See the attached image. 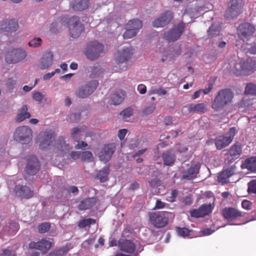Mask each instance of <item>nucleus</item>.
I'll return each mask as SVG.
<instances>
[{
    "mask_svg": "<svg viewBox=\"0 0 256 256\" xmlns=\"http://www.w3.org/2000/svg\"><path fill=\"white\" fill-rule=\"evenodd\" d=\"M178 195V191L176 190H173L169 196H168L166 198V200L170 202H174L176 200V198Z\"/></svg>",
    "mask_w": 256,
    "mask_h": 256,
    "instance_id": "55",
    "label": "nucleus"
},
{
    "mask_svg": "<svg viewBox=\"0 0 256 256\" xmlns=\"http://www.w3.org/2000/svg\"><path fill=\"white\" fill-rule=\"evenodd\" d=\"M82 159L84 161L92 162L94 160V157L92 152L86 151L82 153Z\"/></svg>",
    "mask_w": 256,
    "mask_h": 256,
    "instance_id": "50",
    "label": "nucleus"
},
{
    "mask_svg": "<svg viewBox=\"0 0 256 256\" xmlns=\"http://www.w3.org/2000/svg\"><path fill=\"white\" fill-rule=\"evenodd\" d=\"M18 226L16 222H12L9 224V228L8 230L10 232L12 233L18 230Z\"/></svg>",
    "mask_w": 256,
    "mask_h": 256,
    "instance_id": "60",
    "label": "nucleus"
},
{
    "mask_svg": "<svg viewBox=\"0 0 256 256\" xmlns=\"http://www.w3.org/2000/svg\"><path fill=\"white\" fill-rule=\"evenodd\" d=\"M202 208H199L198 209L193 210H192L190 211L191 216L194 218L204 217L206 216V212L202 213Z\"/></svg>",
    "mask_w": 256,
    "mask_h": 256,
    "instance_id": "48",
    "label": "nucleus"
},
{
    "mask_svg": "<svg viewBox=\"0 0 256 256\" xmlns=\"http://www.w3.org/2000/svg\"><path fill=\"white\" fill-rule=\"evenodd\" d=\"M202 8H187L184 14V17L190 16L192 18H196L202 13Z\"/></svg>",
    "mask_w": 256,
    "mask_h": 256,
    "instance_id": "33",
    "label": "nucleus"
},
{
    "mask_svg": "<svg viewBox=\"0 0 256 256\" xmlns=\"http://www.w3.org/2000/svg\"><path fill=\"white\" fill-rule=\"evenodd\" d=\"M28 55V52L24 46H10L4 54V61L8 64H15L24 62Z\"/></svg>",
    "mask_w": 256,
    "mask_h": 256,
    "instance_id": "1",
    "label": "nucleus"
},
{
    "mask_svg": "<svg viewBox=\"0 0 256 256\" xmlns=\"http://www.w3.org/2000/svg\"><path fill=\"white\" fill-rule=\"evenodd\" d=\"M137 31H134L132 29H130L126 26V32L123 34L124 39L131 38L136 35Z\"/></svg>",
    "mask_w": 256,
    "mask_h": 256,
    "instance_id": "46",
    "label": "nucleus"
},
{
    "mask_svg": "<svg viewBox=\"0 0 256 256\" xmlns=\"http://www.w3.org/2000/svg\"><path fill=\"white\" fill-rule=\"evenodd\" d=\"M234 98V93L229 89L219 91L212 105V108L218 111L230 104Z\"/></svg>",
    "mask_w": 256,
    "mask_h": 256,
    "instance_id": "3",
    "label": "nucleus"
},
{
    "mask_svg": "<svg viewBox=\"0 0 256 256\" xmlns=\"http://www.w3.org/2000/svg\"><path fill=\"white\" fill-rule=\"evenodd\" d=\"M137 90L141 94H144L146 92V87L144 84H140L138 86Z\"/></svg>",
    "mask_w": 256,
    "mask_h": 256,
    "instance_id": "64",
    "label": "nucleus"
},
{
    "mask_svg": "<svg viewBox=\"0 0 256 256\" xmlns=\"http://www.w3.org/2000/svg\"><path fill=\"white\" fill-rule=\"evenodd\" d=\"M156 108L154 104H152L144 108L142 110V113L144 115H148L153 112Z\"/></svg>",
    "mask_w": 256,
    "mask_h": 256,
    "instance_id": "54",
    "label": "nucleus"
},
{
    "mask_svg": "<svg viewBox=\"0 0 256 256\" xmlns=\"http://www.w3.org/2000/svg\"><path fill=\"white\" fill-rule=\"evenodd\" d=\"M68 26L70 36L73 38H78L84 30V26L80 22L79 18L76 16L69 18Z\"/></svg>",
    "mask_w": 256,
    "mask_h": 256,
    "instance_id": "10",
    "label": "nucleus"
},
{
    "mask_svg": "<svg viewBox=\"0 0 256 256\" xmlns=\"http://www.w3.org/2000/svg\"><path fill=\"white\" fill-rule=\"evenodd\" d=\"M177 232L180 236L183 237L187 236L190 232V230L186 228H178Z\"/></svg>",
    "mask_w": 256,
    "mask_h": 256,
    "instance_id": "62",
    "label": "nucleus"
},
{
    "mask_svg": "<svg viewBox=\"0 0 256 256\" xmlns=\"http://www.w3.org/2000/svg\"><path fill=\"white\" fill-rule=\"evenodd\" d=\"M212 88V84L210 83L208 84L206 88L204 89H200L194 92L193 96H192V100L198 98L202 93L204 94H207L210 93Z\"/></svg>",
    "mask_w": 256,
    "mask_h": 256,
    "instance_id": "37",
    "label": "nucleus"
},
{
    "mask_svg": "<svg viewBox=\"0 0 256 256\" xmlns=\"http://www.w3.org/2000/svg\"><path fill=\"white\" fill-rule=\"evenodd\" d=\"M200 164L197 163L189 166L186 164L182 166L180 171L182 174V178L184 179L191 180L195 178L199 172Z\"/></svg>",
    "mask_w": 256,
    "mask_h": 256,
    "instance_id": "13",
    "label": "nucleus"
},
{
    "mask_svg": "<svg viewBox=\"0 0 256 256\" xmlns=\"http://www.w3.org/2000/svg\"><path fill=\"white\" fill-rule=\"evenodd\" d=\"M236 128H231L230 131L225 136H220L215 140L216 148L221 150L228 146L236 134Z\"/></svg>",
    "mask_w": 256,
    "mask_h": 256,
    "instance_id": "12",
    "label": "nucleus"
},
{
    "mask_svg": "<svg viewBox=\"0 0 256 256\" xmlns=\"http://www.w3.org/2000/svg\"><path fill=\"white\" fill-rule=\"evenodd\" d=\"M245 94L246 95L256 96V85L250 83L245 88Z\"/></svg>",
    "mask_w": 256,
    "mask_h": 256,
    "instance_id": "43",
    "label": "nucleus"
},
{
    "mask_svg": "<svg viewBox=\"0 0 256 256\" xmlns=\"http://www.w3.org/2000/svg\"><path fill=\"white\" fill-rule=\"evenodd\" d=\"M98 86V81L91 80L77 90L76 95L80 98H85L90 95L96 90Z\"/></svg>",
    "mask_w": 256,
    "mask_h": 256,
    "instance_id": "14",
    "label": "nucleus"
},
{
    "mask_svg": "<svg viewBox=\"0 0 256 256\" xmlns=\"http://www.w3.org/2000/svg\"><path fill=\"white\" fill-rule=\"evenodd\" d=\"M59 20H56L52 22L50 25V30L52 33H56L58 32V26Z\"/></svg>",
    "mask_w": 256,
    "mask_h": 256,
    "instance_id": "53",
    "label": "nucleus"
},
{
    "mask_svg": "<svg viewBox=\"0 0 256 256\" xmlns=\"http://www.w3.org/2000/svg\"><path fill=\"white\" fill-rule=\"evenodd\" d=\"M172 18V14L170 11H166L162 16L156 19L152 22V26L156 28L164 27L167 25Z\"/></svg>",
    "mask_w": 256,
    "mask_h": 256,
    "instance_id": "23",
    "label": "nucleus"
},
{
    "mask_svg": "<svg viewBox=\"0 0 256 256\" xmlns=\"http://www.w3.org/2000/svg\"><path fill=\"white\" fill-rule=\"evenodd\" d=\"M118 246L120 250L128 254H136L138 250L140 247L139 242L134 240H122L119 242Z\"/></svg>",
    "mask_w": 256,
    "mask_h": 256,
    "instance_id": "7",
    "label": "nucleus"
},
{
    "mask_svg": "<svg viewBox=\"0 0 256 256\" xmlns=\"http://www.w3.org/2000/svg\"><path fill=\"white\" fill-rule=\"evenodd\" d=\"M167 94V90L166 88L162 87L154 88L150 90L148 92V95L156 94L158 96H162Z\"/></svg>",
    "mask_w": 256,
    "mask_h": 256,
    "instance_id": "42",
    "label": "nucleus"
},
{
    "mask_svg": "<svg viewBox=\"0 0 256 256\" xmlns=\"http://www.w3.org/2000/svg\"><path fill=\"white\" fill-rule=\"evenodd\" d=\"M50 228V224L48 223H42L38 226V232L40 233H45Z\"/></svg>",
    "mask_w": 256,
    "mask_h": 256,
    "instance_id": "52",
    "label": "nucleus"
},
{
    "mask_svg": "<svg viewBox=\"0 0 256 256\" xmlns=\"http://www.w3.org/2000/svg\"><path fill=\"white\" fill-rule=\"evenodd\" d=\"M234 173V170L232 168H228L222 172L218 177V180L222 183H226L229 182V178Z\"/></svg>",
    "mask_w": 256,
    "mask_h": 256,
    "instance_id": "30",
    "label": "nucleus"
},
{
    "mask_svg": "<svg viewBox=\"0 0 256 256\" xmlns=\"http://www.w3.org/2000/svg\"><path fill=\"white\" fill-rule=\"evenodd\" d=\"M93 76L95 77L98 76L102 72V68L99 66H94L92 70Z\"/></svg>",
    "mask_w": 256,
    "mask_h": 256,
    "instance_id": "63",
    "label": "nucleus"
},
{
    "mask_svg": "<svg viewBox=\"0 0 256 256\" xmlns=\"http://www.w3.org/2000/svg\"><path fill=\"white\" fill-rule=\"evenodd\" d=\"M40 164L37 158L34 156L30 157L26 166V174L29 176L34 175L40 170Z\"/></svg>",
    "mask_w": 256,
    "mask_h": 256,
    "instance_id": "20",
    "label": "nucleus"
},
{
    "mask_svg": "<svg viewBox=\"0 0 256 256\" xmlns=\"http://www.w3.org/2000/svg\"><path fill=\"white\" fill-rule=\"evenodd\" d=\"M30 113L28 112L27 106L24 105L19 110L15 120L16 122H21L26 118H30Z\"/></svg>",
    "mask_w": 256,
    "mask_h": 256,
    "instance_id": "31",
    "label": "nucleus"
},
{
    "mask_svg": "<svg viewBox=\"0 0 256 256\" xmlns=\"http://www.w3.org/2000/svg\"><path fill=\"white\" fill-rule=\"evenodd\" d=\"M223 216L228 221H232L241 216L240 212L234 208H225L223 210Z\"/></svg>",
    "mask_w": 256,
    "mask_h": 256,
    "instance_id": "26",
    "label": "nucleus"
},
{
    "mask_svg": "<svg viewBox=\"0 0 256 256\" xmlns=\"http://www.w3.org/2000/svg\"><path fill=\"white\" fill-rule=\"evenodd\" d=\"M200 208H202V213H204V212H206V216L208 215L209 214H210L212 209V206L210 204H203Z\"/></svg>",
    "mask_w": 256,
    "mask_h": 256,
    "instance_id": "57",
    "label": "nucleus"
},
{
    "mask_svg": "<svg viewBox=\"0 0 256 256\" xmlns=\"http://www.w3.org/2000/svg\"><path fill=\"white\" fill-rule=\"evenodd\" d=\"M133 114V109L130 107L128 108H126L124 110H122L120 114V115L124 118H130Z\"/></svg>",
    "mask_w": 256,
    "mask_h": 256,
    "instance_id": "51",
    "label": "nucleus"
},
{
    "mask_svg": "<svg viewBox=\"0 0 256 256\" xmlns=\"http://www.w3.org/2000/svg\"><path fill=\"white\" fill-rule=\"evenodd\" d=\"M56 136L54 132L52 130H46L40 132L37 138V142L39 147L42 150H46L52 144Z\"/></svg>",
    "mask_w": 256,
    "mask_h": 256,
    "instance_id": "8",
    "label": "nucleus"
},
{
    "mask_svg": "<svg viewBox=\"0 0 256 256\" xmlns=\"http://www.w3.org/2000/svg\"><path fill=\"white\" fill-rule=\"evenodd\" d=\"M174 215L168 212H162L158 213H150V220L151 223L156 227L162 228L166 226L170 219H172Z\"/></svg>",
    "mask_w": 256,
    "mask_h": 256,
    "instance_id": "5",
    "label": "nucleus"
},
{
    "mask_svg": "<svg viewBox=\"0 0 256 256\" xmlns=\"http://www.w3.org/2000/svg\"><path fill=\"white\" fill-rule=\"evenodd\" d=\"M96 238L94 236L90 238L89 239L85 240L84 242H82V247L85 248H88L90 244H93Z\"/></svg>",
    "mask_w": 256,
    "mask_h": 256,
    "instance_id": "61",
    "label": "nucleus"
},
{
    "mask_svg": "<svg viewBox=\"0 0 256 256\" xmlns=\"http://www.w3.org/2000/svg\"><path fill=\"white\" fill-rule=\"evenodd\" d=\"M86 130V126L75 127L72 129L71 136L74 140L79 138L82 132Z\"/></svg>",
    "mask_w": 256,
    "mask_h": 256,
    "instance_id": "38",
    "label": "nucleus"
},
{
    "mask_svg": "<svg viewBox=\"0 0 256 256\" xmlns=\"http://www.w3.org/2000/svg\"><path fill=\"white\" fill-rule=\"evenodd\" d=\"M202 208H199L198 209L193 210H192L190 211L191 216L194 218L204 217L206 216V212L202 213Z\"/></svg>",
    "mask_w": 256,
    "mask_h": 256,
    "instance_id": "49",
    "label": "nucleus"
},
{
    "mask_svg": "<svg viewBox=\"0 0 256 256\" xmlns=\"http://www.w3.org/2000/svg\"><path fill=\"white\" fill-rule=\"evenodd\" d=\"M206 110V104L204 103H199L197 104H190L184 106L182 108V111L184 113H204Z\"/></svg>",
    "mask_w": 256,
    "mask_h": 256,
    "instance_id": "21",
    "label": "nucleus"
},
{
    "mask_svg": "<svg viewBox=\"0 0 256 256\" xmlns=\"http://www.w3.org/2000/svg\"><path fill=\"white\" fill-rule=\"evenodd\" d=\"M162 158L164 164L166 166L172 165L176 160L175 155L172 151H166L163 154Z\"/></svg>",
    "mask_w": 256,
    "mask_h": 256,
    "instance_id": "35",
    "label": "nucleus"
},
{
    "mask_svg": "<svg viewBox=\"0 0 256 256\" xmlns=\"http://www.w3.org/2000/svg\"><path fill=\"white\" fill-rule=\"evenodd\" d=\"M42 43V38L36 37L30 40L28 43V46L32 48H37L40 47Z\"/></svg>",
    "mask_w": 256,
    "mask_h": 256,
    "instance_id": "45",
    "label": "nucleus"
},
{
    "mask_svg": "<svg viewBox=\"0 0 256 256\" xmlns=\"http://www.w3.org/2000/svg\"><path fill=\"white\" fill-rule=\"evenodd\" d=\"M252 102L250 100H248L247 96L244 97V99L241 101L240 104V107L248 108Z\"/></svg>",
    "mask_w": 256,
    "mask_h": 256,
    "instance_id": "58",
    "label": "nucleus"
},
{
    "mask_svg": "<svg viewBox=\"0 0 256 256\" xmlns=\"http://www.w3.org/2000/svg\"><path fill=\"white\" fill-rule=\"evenodd\" d=\"M248 186V194H256V180H254L250 182Z\"/></svg>",
    "mask_w": 256,
    "mask_h": 256,
    "instance_id": "47",
    "label": "nucleus"
},
{
    "mask_svg": "<svg viewBox=\"0 0 256 256\" xmlns=\"http://www.w3.org/2000/svg\"><path fill=\"white\" fill-rule=\"evenodd\" d=\"M242 153V148L240 144H235L232 146L228 152L230 156H238Z\"/></svg>",
    "mask_w": 256,
    "mask_h": 256,
    "instance_id": "40",
    "label": "nucleus"
},
{
    "mask_svg": "<svg viewBox=\"0 0 256 256\" xmlns=\"http://www.w3.org/2000/svg\"><path fill=\"white\" fill-rule=\"evenodd\" d=\"M52 244V240L50 239H42L38 242H32L29 244L28 248L35 249L46 253L50 249Z\"/></svg>",
    "mask_w": 256,
    "mask_h": 256,
    "instance_id": "15",
    "label": "nucleus"
},
{
    "mask_svg": "<svg viewBox=\"0 0 256 256\" xmlns=\"http://www.w3.org/2000/svg\"><path fill=\"white\" fill-rule=\"evenodd\" d=\"M242 0H232L228 5L225 12L227 18H233L237 17L242 12Z\"/></svg>",
    "mask_w": 256,
    "mask_h": 256,
    "instance_id": "11",
    "label": "nucleus"
},
{
    "mask_svg": "<svg viewBox=\"0 0 256 256\" xmlns=\"http://www.w3.org/2000/svg\"><path fill=\"white\" fill-rule=\"evenodd\" d=\"M114 150V144H109L104 146L100 153V159L101 161L106 162L109 160Z\"/></svg>",
    "mask_w": 256,
    "mask_h": 256,
    "instance_id": "25",
    "label": "nucleus"
},
{
    "mask_svg": "<svg viewBox=\"0 0 256 256\" xmlns=\"http://www.w3.org/2000/svg\"><path fill=\"white\" fill-rule=\"evenodd\" d=\"M230 65L232 70L238 75H248L256 70V62L251 60H244L241 58H237L231 61Z\"/></svg>",
    "mask_w": 256,
    "mask_h": 256,
    "instance_id": "2",
    "label": "nucleus"
},
{
    "mask_svg": "<svg viewBox=\"0 0 256 256\" xmlns=\"http://www.w3.org/2000/svg\"><path fill=\"white\" fill-rule=\"evenodd\" d=\"M96 200L94 198H86L81 201L78 206L80 210H86L92 208L96 204Z\"/></svg>",
    "mask_w": 256,
    "mask_h": 256,
    "instance_id": "29",
    "label": "nucleus"
},
{
    "mask_svg": "<svg viewBox=\"0 0 256 256\" xmlns=\"http://www.w3.org/2000/svg\"><path fill=\"white\" fill-rule=\"evenodd\" d=\"M238 30L239 36L244 40L254 33L255 28L253 25L250 23L244 22L238 26Z\"/></svg>",
    "mask_w": 256,
    "mask_h": 256,
    "instance_id": "18",
    "label": "nucleus"
},
{
    "mask_svg": "<svg viewBox=\"0 0 256 256\" xmlns=\"http://www.w3.org/2000/svg\"><path fill=\"white\" fill-rule=\"evenodd\" d=\"M68 144L66 142L65 138L62 136L58 138L54 145V151L60 156H63L69 152Z\"/></svg>",
    "mask_w": 256,
    "mask_h": 256,
    "instance_id": "19",
    "label": "nucleus"
},
{
    "mask_svg": "<svg viewBox=\"0 0 256 256\" xmlns=\"http://www.w3.org/2000/svg\"><path fill=\"white\" fill-rule=\"evenodd\" d=\"M109 174V168L108 166L100 170L98 174L97 177L102 182H105L108 180V175Z\"/></svg>",
    "mask_w": 256,
    "mask_h": 256,
    "instance_id": "39",
    "label": "nucleus"
},
{
    "mask_svg": "<svg viewBox=\"0 0 256 256\" xmlns=\"http://www.w3.org/2000/svg\"><path fill=\"white\" fill-rule=\"evenodd\" d=\"M32 138V131L27 126L18 127L13 134L14 139L22 144H28Z\"/></svg>",
    "mask_w": 256,
    "mask_h": 256,
    "instance_id": "4",
    "label": "nucleus"
},
{
    "mask_svg": "<svg viewBox=\"0 0 256 256\" xmlns=\"http://www.w3.org/2000/svg\"><path fill=\"white\" fill-rule=\"evenodd\" d=\"M134 50L131 46L122 47L118 50L116 60L119 63H125L130 58Z\"/></svg>",
    "mask_w": 256,
    "mask_h": 256,
    "instance_id": "17",
    "label": "nucleus"
},
{
    "mask_svg": "<svg viewBox=\"0 0 256 256\" xmlns=\"http://www.w3.org/2000/svg\"><path fill=\"white\" fill-rule=\"evenodd\" d=\"M89 5L88 0H74L72 3L73 9L82 10L87 8Z\"/></svg>",
    "mask_w": 256,
    "mask_h": 256,
    "instance_id": "32",
    "label": "nucleus"
},
{
    "mask_svg": "<svg viewBox=\"0 0 256 256\" xmlns=\"http://www.w3.org/2000/svg\"><path fill=\"white\" fill-rule=\"evenodd\" d=\"M6 86L10 93H14L16 91V80L12 78H8L6 82Z\"/></svg>",
    "mask_w": 256,
    "mask_h": 256,
    "instance_id": "41",
    "label": "nucleus"
},
{
    "mask_svg": "<svg viewBox=\"0 0 256 256\" xmlns=\"http://www.w3.org/2000/svg\"><path fill=\"white\" fill-rule=\"evenodd\" d=\"M104 51V46L97 41L90 42L86 48L85 54L90 60L98 58Z\"/></svg>",
    "mask_w": 256,
    "mask_h": 256,
    "instance_id": "6",
    "label": "nucleus"
},
{
    "mask_svg": "<svg viewBox=\"0 0 256 256\" xmlns=\"http://www.w3.org/2000/svg\"><path fill=\"white\" fill-rule=\"evenodd\" d=\"M180 54L178 48L176 50H170L165 52L162 56L161 60L162 62H170L173 61Z\"/></svg>",
    "mask_w": 256,
    "mask_h": 256,
    "instance_id": "27",
    "label": "nucleus"
},
{
    "mask_svg": "<svg viewBox=\"0 0 256 256\" xmlns=\"http://www.w3.org/2000/svg\"><path fill=\"white\" fill-rule=\"evenodd\" d=\"M14 178H11L8 180V186L10 190H12L14 194L21 198H29L34 195L33 192L30 188L26 186L18 185L14 188H12V184L11 182H13Z\"/></svg>",
    "mask_w": 256,
    "mask_h": 256,
    "instance_id": "9",
    "label": "nucleus"
},
{
    "mask_svg": "<svg viewBox=\"0 0 256 256\" xmlns=\"http://www.w3.org/2000/svg\"><path fill=\"white\" fill-rule=\"evenodd\" d=\"M220 29L218 24H212L208 31V36L211 37L218 36L220 33Z\"/></svg>",
    "mask_w": 256,
    "mask_h": 256,
    "instance_id": "44",
    "label": "nucleus"
},
{
    "mask_svg": "<svg viewBox=\"0 0 256 256\" xmlns=\"http://www.w3.org/2000/svg\"><path fill=\"white\" fill-rule=\"evenodd\" d=\"M124 98V92L118 90L114 92L111 96V104L116 105L120 104Z\"/></svg>",
    "mask_w": 256,
    "mask_h": 256,
    "instance_id": "34",
    "label": "nucleus"
},
{
    "mask_svg": "<svg viewBox=\"0 0 256 256\" xmlns=\"http://www.w3.org/2000/svg\"><path fill=\"white\" fill-rule=\"evenodd\" d=\"M241 168L243 169H248L251 172H256V157L246 158L242 164Z\"/></svg>",
    "mask_w": 256,
    "mask_h": 256,
    "instance_id": "28",
    "label": "nucleus"
},
{
    "mask_svg": "<svg viewBox=\"0 0 256 256\" xmlns=\"http://www.w3.org/2000/svg\"><path fill=\"white\" fill-rule=\"evenodd\" d=\"M142 22L139 20L136 19L130 20L126 26L130 29H132L134 31H137V32H138L139 30L142 28Z\"/></svg>",
    "mask_w": 256,
    "mask_h": 256,
    "instance_id": "36",
    "label": "nucleus"
},
{
    "mask_svg": "<svg viewBox=\"0 0 256 256\" xmlns=\"http://www.w3.org/2000/svg\"><path fill=\"white\" fill-rule=\"evenodd\" d=\"M44 98V95L42 94L40 92H34L32 94L33 99L38 102H40Z\"/></svg>",
    "mask_w": 256,
    "mask_h": 256,
    "instance_id": "56",
    "label": "nucleus"
},
{
    "mask_svg": "<svg viewBox=\"0 0 256 256\" xmlns=\"http://www.w3.org/2000/svg\"><path fill=\"white\" fill-rule=\"evenodd\" d=\"M184 28L183 24H180L164 34V38L168 42L176 40L182 34Z\"/></svg>",
    "mask_w": 256,
    "mask_h": 256,
    "instance_id": "16",
    "label": "nucleus"
},
{
    "mask_svg": "<svg viewBox=\"0 0 256 256\" xmlns=\"http://www.w3.org/2000/svg\"><path fill=\"white\" fill-rule=\"evenodd\" d=\"M10 164L8 158L6 156L0 159V168L3 169L7 167Z\"/></svg>",
    "mask_w": 256,
    "mask_h": 256,
    "instance_id": "59",
    "label": "nucleus"
},
{
    "mask_svg": "<svg viewBox=\"0 0 256 256\" xmlns=\"http://www.w3.org/2000/svg\"><path fill=\"white\" fill-rule=\"evenodd\" d=\"M18 23L14 19H6L2 21L1 25V29L2 31L0 32L3 33L6 36V40L8 38V36L5 33L6 32H14L18 29Z\"/></svg>",
    "mask_w": 256,
    "mask_h": 256,
    "instance_id": "22",
    "label": "nucleus"
},
{
    "mask_svg": "<svg viewBox=\"0 0 256 256\" xmlns=\"http://www.w3.org/2000/svg\"><path fill=\"white\" fill-rule=\"evenodd\" d=\"M54 56L51 52L44 53L39 61V67L41 70H46L50 67L53 64Z\"/></svg>",
    "mask_w": 256,
    "mask_h": 256,
    "instance_id": "24",
    "label": "nucleus"
}]
</instances>
